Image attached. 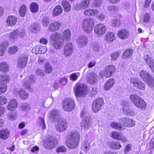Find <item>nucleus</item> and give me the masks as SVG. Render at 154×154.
Masks as SVG:
<instances>
[{"label":"nucleus","instance_id":"nucleus-1","mask_svg":"<svg viewBox=\"0 0 154 154\" xmlns=\"http://www.w3.org/2000/svg\"><path fill=\"white\" fill-rule=\"evenodd\" d=\"M79 133L76 131H72L68 135L66 140L67 146L69 148L75 149L78 146L80 139Z\"/></svg>","mask_w":154,"mask_h":154},{"label":"nucleus","instance_id":"nucleus-2","mask_svg":"<svg viewBox=\"0 0 154 154\" xmlns=\"http://www.w3.org/2000/svg\"><path fill=\"white\" fill-rule=\"evenodd\" d=\"M60 34L59 32H54L50 36V43L56 49L60 48L63 44V41L60 40Z\"/></svg>","mask_w":154,"mask_h":154},{"label":"nucleus","instance_id":"nucleus-3","mask_svg":"<svg viewBox=\"0 0 154 154\" xmlns=\"http://www.w3.org/2000/svg\"><path fill=\"white\" fill-rule=\"evenodd\" d=\"M74 91L76 97H84L87 94V86L84 84H77Z\"/></svg>","mask_w":154,"mask_h":154},{"label":"nucleus","instance_id":"nucleus-4","mask_svg":"<svg viewBox=\"0 0 154 154\" xmlns=\"http://www.w3.org/2000/svg\"><path fill=\"white\" fill-rule=\"evenodd\" d=\"M81 116L82 117V119L81 124V126L82 129L87 130L90 127L91 124V117L85 112H82Z\"/></svg>","mask_w":154,"mask_h":154},{"label":"nucleus","instance_id":"nucleus-5","mask_svg":"<svg viewBox=\"0 0 154 154\" xmlns=\"http://www.w3.org/2000/svg\"><path fill=\"white\" fill-rule=\"evenodd\" d=\"M94 24V20L91 18H86L82 22V26L83 30L87 33H89L92 30Z\"/></svg>","mask_w":154,"mask_h":154},{"label":"nucleus","instance_id":"nucleus-6","mask_svg":"<svg viewBox=\"0 0 154 154\" xmlns=\"http://www.w3.org/2000/svg\"><path fill=\"white\" fill-rule=\"evenodd\" d=\"M63 109L67 111H71L74 108V100L71 98H67L63 101Z\"/></svg>","mask_w":154,"mask_h":154},{"label":"nucleus","instance_id":"nucleus-7","mask_svg":"<svg viewBox=\"0 0 154 154\" xmlns=\"http://www.w3.org/2000/svg\"><path fill=\"white\" fill-rule=\"evenodd\" d=\"M67 122L66 119H60L55 125V129L58 132H63L67 128Z\"/></svg>","mask_w":154,"mask_h":154},{"label":"nucleus","instance_id":"nucleus-8","mask_svg":"<svg viewBox=\"0 0 154 154\" xmlns=\"http://www.w3.org/2000/svg\"><path fill=\"white\" fill-rule=\"evenodd\" d=\"M25 34L23 30L16 29L9 34V39L12 41H14L17 39L18 36L20 38H23Z\"/></svg>","mask_w":154,"mask_h":154},{"label":"nucleus","instance_id":"nucleus-9","mask_svg":"<svg viewBox=\"0 0 154 154\" xmlns=\"http://www.w3.org/2000/svg\"><path fill=\"white\" fill-rule=\"evenodd\" d=\"M104 104L103 99L98 98L94 100L93 103L92 109L94 112H97L99 111Z\"/></svg>","mask_w":154,"mask_h":154},{"label":"nucleus","instance_id":"nucleus-10","mask_svg":"<svg viewBox=\"0 0 154 154\" xmlns=\"http://www.w3.org/2000/svg\"><path fill=\"white\" fill-rule=\"evenodd\" d=\"M115 67L112 65H109L106 67L104 70L100 72L101 75L106 77H110L114 73Z\"/></svg>","mask_w":154,"mask_h":154},{"label":"nucleus","instance_id":"nucleus-11","mask_svg":"<svg viewBox=\"0 0 154 154\" xmlns=\"http://www.w3.org/2000/svg\"><path fill=\"white\" fill-rule=\"evenodd\" d=\"M119 122L120 124L125 127H132L135 125V122L129 118H122L119 119Z\"/></svg>","mask_w":154,"mask_h":154},{"label":"nucleus","instance_id":"nucleus-12","mask_svg":"<svg viewBox=\"0 0 154 154\" xmlns=\"http://www.w3.org/2000/svg\"><path fill=\"white\" fill-rule=\"evenodd\" d=\"M35 76L33 75H31L29 77L25 78L23 81L22 85L23 87L27 89H29L30 88V85L33 83L35 81Z\"/></svg>","mask_w":154,"mask_h":154},{"label":"nucleus","instance_id":"nucleus-13","mask_svg":"<svg viewBox=\"0 0 154 154\" xmlns=\"http://www.w3.org/2000/svg\"><path fill=\"white\" fill-rule=\"evenodd\" d=\"M28 58V56L27 55L25 54L21 55L17 60V66L21 68H23L27 64Z\"/></svg>","mask_w":154,"mask_h":154},{"label":"nucleus","instance_id":"nucleus-14","mask_svg":"<svg viewBox=\"0 0 154 154\" xmlns=\"http://www.w3.org/2000/svg\"><path fill=\"white\" fill-rule=\"evenodd\" d=\"M106 27L105 25L102 24H98L95 26L94 32L98 35L104 34L106 32Z\"/></svg>","mask_w":154,"mask_h":154},{"label":"nucleus","instance_id":"nucleus-15","mask_svg":"<svg viewBox=\"0 0 154 154\" xmlns=\"http://www.w3.org/2000/svg\"><path fill=\"white\" fill-rule=\"evenodd\" d=\"M130 82L134 87L139 89L144 90L146 86L145 84L138 79H131Z\"/></svg>","mask_w":154,"mask_h":154},{"label":"nucleus","instance_id":"nucleus-16","mask_svg":"<svg viewBox=\"0 0 154 154\" xmlns=\"http://www.w3.org/2000/svg\"><path fill=\"white\" fill-rule=\"evenodd\" d=\"M122 106L123 112L124 114L131 116H134L135 115L136 113L134 110L129 109V105L128 103H124Z\"/></svg>","mask_w":154,"mask_h":154},{"label":"nucleus","instance_id":"nucleus-17","mask_svg":"<svg viewBox=\"0 0 154 154\" xmlns=\"http://www.w3.org/2000/svg\"><path fill=\"white\" fill-rule=\"evenodd\" d=\"M111 137L113 138L121 140L123 142H127V140L125 137L121 133L117 131H113L111 133Z\"/></svg>","mask_w":154,"mask_h":154},{"label":"nucleus","instance_id":"nucleus-18","mask_svg":"<svg viewBox=\"0 0 154 154\" xmlns=\"http://www.w3.org/2000/svg\"><path fill=\"white\" fill-rule=\"evenodd\" d=\"M86 78L88 82L90 84L96 83L97 81V75L92 72L88 73Z\"/></svg>","mask_w":154,"mask_h":154},{"label":"nucleus","instance_id":"nucleus-19","mask_svg":"<svg viewBox=\"0 0 154 154\" xmlns=\"http://www.w3.org/2000/svg\"><path fill=\"white\" fill-rule=\"evenodd\" d=\"M61 26V23L59 22L55 21L51 23L48 28L50 32H54L58 30Z\"/></svg>","mask_w":154,"mask_h":154},{"label":"nucleus","instance_id":"nucleus-20","mask_svg":"<svg viewBox=\"0 0 154 154\" xmlns=\"http://www.w3.org/2000/svg\"><path fill=\"white\" fill-rule=\"evenodd\" d=\"M57 143L56 140L52 137L45 144V146L46 149H51L55 146Z\"/></svg>","mask_w":154,"mask_h":154},{"label":"nucleus","instance_id":"nucleus-21","mask_svg":"<svg viewBox=\"0 0 154 154\" xmlns=\"http://www.w3.org/2000/svg\"><path fill=\"white\" fill-rule=\"evenodd\" d=\"M117 35L120 38L125 39L128 38L129 35V32L126 29H122L118 31Z\"/></svg>","mask_w":154,"mask_h":154},{"label":"nucleus","instance_id":"nucleus-22","mask_svg":"<svg viewBox=\"0 0 154 154\" xmlns=\"http://www.w3.org/2000/svg\"><path fill=\"white\" fill-rule=\"evenodd\" d=\"M18 103L16 100L12 99L9 102L7 108L10 111H14L17 107Z\"/></svg>","mask_w":154,"mask_h":154},{"label":"nucleus","instance_id":"nucleus-23","mask_svg":"<svg viewBox=\"0 0 154 154\" xmlns=\"http://www.w3.org/2000/svg\"><path fill=\"white\" fill-rule=\"evenodd\" d=\"M17 21L16 17L12 15L9 16L6 20L7 25L8 26H14L16 24Z\"/></svg>","mask_w":154,"mask_h":154},{"label":"nucleus","instance_id":"nucleus-24","mask_svg":"<svg viewBox=\"0 0 154 154\" xmlns=\"http://www.w3.org/2000/svg\"><path fill=\"white\" fill-rule=\"evenodd\" d=\"M73 50L72 44L69 42L67 43L64 47V54L66 56H69L71 54Z\"/></svg>","mask_w":154,"mask_h":154},{"label":"nucleus","instance_id":"nucleus-25","mask_svg":"<svg viewBox=\"0 0 154 154\" xmlns=\"http://www.w3.org/2000/svg\"><path fill=\"white\" fill-rule=\"evenodd\" d=\"M144 59L146 63L154 72V63L152 58L149 55H147L144 56Z\"/></svg>","mask_w":154,"mask_h":154},{"label":"nucleus","instance_id":"nucleus-26","mask_svg":"<svg viewBox=\"0 0 154 154\" xmlns=\"http://www.w3.org/2000/svg\"><path fill=\"white\" fill-rule=\"evenodd\" d=\"M88 41V38L86 36H81L78 38V44L80 47H82L87 45Z\"/></svg>","mask_w":154,"mask_h":154},{"label":"nucleus","instance_id":"nucleus-27","mask_svg":"<svg viewBox=\"0 0 154 154\" xmlns=\"http://www.w3.org/2000/svg\"><path fill=\"white\" fill-rule=\"evenodd\" d=\"M115 39V35L112 32H108L105 35V40L107 43L112 42Z\"/></svg>","mask_w":154,"mask_h":154},{"label":"nucleus","instance_id":"nucleus-28","mask_svg":"<svg viewBox=\"0 0 154 154\" xmlns=\"http://www.w3.org/2000/svg\"><path fill=\"white\" fill-rule=\"evenodd\" d=\"M71 33V31L69 29H66L64 30L63 32L62 38L63 41H69L70 39Z\"/></svg>","mask_w":154,"mask_h":154},{"label":"nucleus","instance_id":"nucleus-29","mask_svg":"<svg viewBox=\"0 0 154 154\" xmlns=\"http://www.w3.org/2000/svg\"><path fill=\"white\" fill-rule=\"evenodd\" d=\"M9 65L7 62L2 61L0 63V71L7 72L9 71Z\"/></svg>","mask_w":154,"mask_h":154},{"label":"nucleus","instance_id":"nucleus-30","mask_svg":"<svg viewBox=\"0 0 154 154\" xmlns=\"http://www.w3.org/2000/svg\"><path fill=\"white\" fill-rule=\"evenodd\" d=\"M134 105L137 107L143 109L146 107V104L144 101L141 98Z\"/></svg>","mask_w":154,"mask_h":154},{"label":"nucleus","instance_id":"nucleus-31","mask_svg":"<svg viewBox=\"0 0 154 154\" xmlns=\"http://www.w3.org/2000/svg\"><path fill=\"white\" fill-rule=\"evenodd\" d=\"M8 45L7 41L3 42L0 45V56H2L4 54L6 48Z\"/></svg>","mask_w":154,"mask_h":154},{"label":"nucleus","instance_id":"nucleus-32","mask_svg":"<svg viewBox=\"0 0 154 154\" xmlns=\"http://www.w3.org/2000/svg\"><path fill=\"white\" fill-rule=\"evenodd\" d=\"M63 11V9L61 6L60 5L57 6L54 9L53 15V16H58L60 15Z\"/></svg>","mask_w":154,"mask_h":154},{"label":"nucleus","instance_id":"nucleus-33","mask_svg":"<svg viewBox=\"0 0 154 154\" xmlns=\"http://www.w3.org/2000/svg\"><path fill=\"white\" fill-rule=\"evenodd\" d=\"M98 13L97 10L88 9L85 10L84 12V14L85 15L87 16H94Z\"/></svg>","mask_w":154,"mask_h":154},{"label":"nucleus","instance_id":"nucleus-34","mask_svg":"<svg viewBox=\"0 0 154 154\" xmlns=\"http://www.w3.org/2000/svg\"><path fill=\"white\" fill-rule=\"evenodd\" d=\"M20 98L23 100L26 99L28 97L29 94L23 89H20L17 91Z\"/></svg>","mask_w":154,"mask_h":154},{"label":"nucleus","instance_id":"nucleus-35","mask_svg":"<svg viewBox=\"0 0 154 154\" xmlns=\"http://www.w3.org/2000/svg\"><path fill=\"white\" fill-rule=\"evenodd\" d=\"M114 83V80L113 79H111L109 80L104 85V89L106 90L109 89L112 87Z\"/></svg>","mask_w":154,"mask_h":154},{"label":"nucleus","instance_id":"nucleus-36","mask_svg":"<svg viewBox=\"0 0 154 154\" xmlns=\"http://www.w3.org/2000/svg\"><path fill=\"white\" fill-rule=\"evenodd\" d=\"M10 80L8 75L5 74H2L0 75V83H5V85Z\"/></svg>","mask_w":154,"mask_h":154},{"label":"nucleus","instance_id":"nucleus-37","mask_svg":"<svg viewBox=\"0 0 154 154\" xmlns=\"http://www.w3.org/2000/svg\"><path fill=\"white\" fill-rule=\"evenodd\" d=\"M91 0H83L80 4L81 9H85L88 8L90 4Z\"/></svg>","mask_w":154,"mask_h":154},{"label":"nucleus","instance_id":"nucleus-38","mask_svg":"<svg viewBox=\"0 0 154 154\" xmlns=\"http://www.w3.org/2000/svg\"><path fill=\"white\" fill-rule=\"evenodd\" d=\"M140 75L142 78L145 81L151 76V75L146 71L143 70L140 72Z\"/></svg>","mask_w":154,"mask_h":154},{"label":"nucleus","instance_id":"nucleus-39","mask_svg":"<svg viewBox=\"0 0 154 154\" xmlns=\"http://www.w3.org/2000/svg\"><path fill=\"white\" fill-rule=\"evenodd\" d=\"M9 132L8 130L0 131V138L4 140L7 139L9 136Z\"/></svg>","mask_w":154,"mask_h":154},{"label":"nucleus","instance_id":"nucleus-40","mask_svg":"<svg viewBox=\"0 0 154 154\" xmlns=\"http://www.w3.org/2000/svg\"><path fill=\"white\" fill-rule=\"evenodd\" d=\"M133 53V51L131 49H128L125 50L124 52L122 57L124 58L130 57L132 55Z\"/></svg>","mask_w":154,"mask_h":154},{"label":"nucleus","instance_id":"nucleus-41","mask_svg":"<svg viewBox=\"0 0 154 154\" xmlns=\"http://www.w3.org/2000/svg\"><path fill=\"white\" fill-rule=\"evenodd\" d=\"M62 5L65 12H69L71 8V6L69 3L66 1H63L62 2Z\"/></svg>","mask_w":154,"mask_h":154},{"label":"nucleus","instance_id":"nucleus-42","mask_svg":"<svg viewBox=\"0 0 154 154\" xmlns=\"http://www.w3.org/2000/svg\"><path fill=\"white\" fill-rule=\"evenodd\" d=\"M111 147L113 149H118L122 147V145L120 143L117 141H113L111 144Z\"/></svg>","mask_w":154,"mask_h":154},{"label":"nucleus","instance_id":"nucleus-43","mask_svg":"<svg viewBox=\"0 0 154 154\" xmlns=\"http://www.w3.org/2000/svg\"><path fill=\"white\" fill-rule=\"evenodd\" d=\"M59 115L58 111L56 109H54L50 112L49 117L51 119H53L56 118Z\"/></svg>","mask_w":154,"mask_h":154},{"label":"nucleus","instance_id":"nucleus-44","mask_svg":"<svg viewBox=\"0 0 154 154\" xmlns=\"http://www.w3.org/2000/svg\"><path fill=\"white\" fill-rule=\"evenodd\" d=\"M38 5L36 3H32L30 6V9L31 11L33 13H36L38 11Z\"/></svg>","mask_w":154,"mask_h":154},{"label":"nucleus","instance_id":"nucleus-45","mask_svg":"<svg viewBox=\"0 0 154 154\" xmlns=\"http://www.w3.org/2000/svg\"><path fill=\"white\" fill-rule=\"evenodd\" d=\"M26 10V8L25 5H23L21 6L19 9V14L21 16L23 17L25 16Z\"/></svg>","mask_w":154,"mask_h":154},{"label":"nucleus","instance_id":"nucleus-46","mask_svg":"<svg viewBox=\"0 0 154 154\" xmlns=\"http://www.w3.org/2000/svg\"><path fill=\"white\" fill-rule=\"evenodd\" d=\"M45 69L46 73L49 74L52 71V68L49 62H47L45 65Z\"/></svg>","mask_w":154,"mask_h":154},{"label":"nucleus","instance_id":"nucleus-47","mask_svg":"<svg viewBox=\"0 0 154 154\" xmlns=\"http://www.w3.org/2000/svg\"><path fill=\"white\" fill-rule=\"evenodd\" d=\"M140 98L138 96L134 94H131L130 96V99L134 105Z\"/></svg>","mask_w":154,"mask_h":154},{"label":"nucleus","instance_id":"nucleus-48","mask_svg":"<svg viewBox=\"0 0 154 154\" xmlns=\"http://www.w3.org/2000/svg\"><path fill=\"white\" fill-rule=\"evenodd\" d=\"M145 81L150 87H154V79L151 76Z\"/></svg>","mask_w":154,"mask_h":154},{"label":"nucleus","instance_id":"nucleus-49","mask_svg":"<svg viewBox=\"0 0 154 154\" xmlns=\"http://www.w3.org/2000/svg\"><path fill=\"white\" fill-rule=\"evenodd\" d=\"M7 86L5 83H0V94L6 92Z\"/></svg>","mask_w":154,"mask_h":154},{"label":"nucleus","instance_id":"nucleus-50","mask_svg":"<svg viewBox=\"0 0 154 154\" xmlns=\"http://www.w3.org/2000/svg\"><path fill=\"white\" fill-rule=\"evenodd\" d=\"M18 51V48L16 46H14L9 48L8 52L9 54H12L15 53Z\"/></svg>","mask_w":154,"mask_h":154},{"label":"nucleus","instance_id":"nucleus-51","mask_svg":"<svg viewBox=\"0 0 154 154\" xmlns=\"http://www.w3.org/2000/svg\"><path fill=\"white\" fill-rule=\"evenodd\" d=\"M110 126L111 127L117 129H120L121 128V126L119 123L112 122L110 123Z\"/></svg>","mask_w":154,"mask_h":154},{"label":"nucleus","instance_id":"nucleus-52","mask_svg":"<svg viewBox=\"0 0 154 154\" xmlns=\"http://www.w3.org/2000/svg\"><path fill=\"white\" fill-rule=\"evenodd\" d=\"M30 108L29 104L27 103H24L22 104L20 107V109L22 110H27Z\"/></svg>","mask_w":154,"mask_h":154},{"label":"nucleus","instance_id":"nucleus-53","mask_svg":"<svg viewBox=\"0 0 154 154\" xmlns=\"http://www.w3.org/2000/svg\"><path fill=\"white\" fill-rule=\"evenodd\" d=\"M121 53L120 51L114 53L111 55L112 59L113 60H116Z\"/></svg>","mask_w":154,"mask_h":154},{"label":"nucleus","instance_id":"nucleus-54","mask_svg":"<svg viewBox=\"0 0 154 154\" xmlns=\"http://www.w3.org/2000/svg\"><path fill=\"white\" fill-rule=\"evenodd\" d=\"M59 82L60 85L62 86L66 84L67 82V79L66 77H63L59 80Z\"/></svg>","mask_w":154,"mask_h":154},{"label":"nucleus","instance_id":"nucleus-55","mask_svg":"<svg viewBox=\"0 0 154 154\" xmlns=\"http://www.w3.org/2000/svg\"><path fill=\"white\" fill-rule=\"evenodd\" d=\"M42 23L44 26H47L49 23V20L48 18L47 17L44 18L42 20Z\"/></svg>","mask_w":154,"mask_h":154},{"label":"nucleus","instance_id":"nucleus-56","mask_svg":"<svg viewBox=\"0 0 154 154\" xmlns=\"http://www.w3.org/2000/svg\"><path fill=\"white\" fill-rule=\"evenodd\" d=\"M40 126L43 129L45 128L46 125L44 119L42 118H40L39 119Z\"/></svg>","mask_w":154,"mask_h":154},{"label":"nucleus","instance_id":"nucleus-57","mask_svg":"<svg viewBox=\"0 0 154 154\" xmlns=\"http://www.w3.org/2000/svg\"><path fill=\"white\" fill-rule=\"evenodd\" d=\"M66 150V148L64 146H61L56 149V151L57 153L65 152Z\"/></svg>","mask_w":154,"mask_h":154},{"label":"nucleus","instance_id":"nucleus-58","mask_svg":"<svg viewBox=\"0 0 154 154\" xmlns=\"http://www.w3.org/2000/svg\"><path fill=\"white\" fill-rule=\"evenodd\" d=\"M103 0H94L93 5L95 7H100L102 2Z\"/></svg>","mask_w":154,"mask_h":154},{"label":"nucleus","instance_id":"nucleus-59","mask_svg":"<svg viewBox=\"0 0 154 154\" xmlns=\"http://www.w3.org/2000/svg\"><path fill=\"white\" fill-rule=\"evenodd\" d=\"M39 54H44L47 51V48L45 46H39Z\"/></svg>","mask_w":154,"mask_h":154},{"label":"nucleus","instance_id":"nucleus-60","mask_svg":"<svg viewBox=\"0 0 154 154\" xmlns=\"http://www.w3.org/2000/svg\"><path fill=\"white\" fill-rule=\"evenodd\" d=\"M96 64V61L95 60H92L89 62L88 64V67L89 68H92L94 67Z\"/></svg>","mask_w":154,"mask_h":154},{"label":"nucleus","instance_id":"nucleus-61","mask_svg":"<svg viewBox=\"0 0 154 154\" xmlns=\"http://www.w3.org/2000/svg\"><path fill=\"white\" fill-rule=\"evenodd\" d=\"M150 15L148 14H145L143 21L145 23H148L150 20Z\"/></svg>","mask_w":154,"mask_h":154},{"label":"nucleus","instance_id":"nucleus-62","mask_svg":"<svg viewBox=\"0 0 154 154\" xmlns=\"http://www.w3.org/2000/svg\"><path fill=\"white\" fill-rule=\"evenodd\" d=\"M7 102L6 98L4 96H0V104L3 105Z\"/></svg>","mask_w":154,"mask_h":154},{"label":"nucleus","instance_id":"nucleus-63","mask_svg":"<svg viewBox=\"0 0 154 154\" xmlns=\"http://www.w3.org/2000/svg\"><path fill=\"white\" fill-rule=\"evenodd\" d=\"M70 79L72 81H76L77 78L78 76L75 73L71 74L70 76Z\"/></svg>","mask_w":154,"mask_h":154},{"label":"nucleus","instance_id":"nucleus-64","mask_svg":"<svg viewBox=\"0 0 154 154\" xmlns=\"http://www.w3.org/2000/svg\"><path fill=\"white\" fill-rule=\"evenodd\" d=\"M39 46H36L32 49V52L35 54H39Z\"/></svg>","mask_w":154,"mask_h":154}]
</instances>
